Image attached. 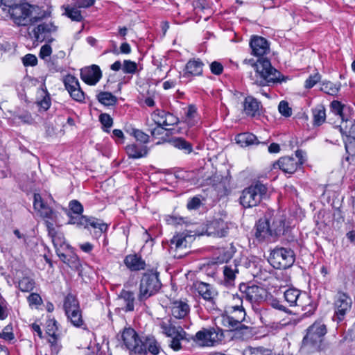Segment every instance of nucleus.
<instances>
[{"mask_svg":"<svg viewBox=\"0 0 355 355\" xmlns=\"http://www.w3.org/2000/svg\"><path fill=\"white\" fill-rule=\"evenodd\" d=\"M22 0H1L0 4H2L5 8H3V10H7L12 9L14 6H17Z\"/></svg>","mask_w":355,"mask_h":355,"instance_id":"obj_62","label":"nucleus"},{"mask_svg":"<svg viewBox=\"0 0 355 355\" xmlns=\"http://www.w3.org/2000/svg\"><path fill=\"white\" fill-rule=\"evenodd\" d=\"M100 121L102 125L106 128L107 132H109L108 129L112 125L113 120L111 116L107 114H101L100 115Z\"/></svg>","mask_w":355,"mask_h":355,"instance_id":"obj_59","label":"nucleus"},{"mask_svg":"<svg viewBox=\"0 0 355 355\" xmlns=\"http://www.w3.org/2000/svg\"><path fill=\"white\" fill-rule=\"evenodd\" d=\"M235 252L236 248L234 245H226L222 248L217 258L218 261L220 263L227 262L233 257Z\"/></svg>","mask_w":355,"mask_h":355,"instance_id":"obj_37","label":"nucleus"},{"mask_svg":"<svg viewBox=\"0 0 355 355\" xmlns=\"http://www.w3.org/2000/svg\"><path fill=\"white\" fill-rule=\"evenodd\" d=\"M313 123L316 125H320L326 119L325 110L322 106H318L313 110Z\"/></svg>","mask_w":355,"mask_h":355,"instance_id":"obj_43","label":"nucleus"},{"mask_svg":"<svg viewBox=\"0 0 355 355\" xmlns=\"http://www.w3.org/2000/svg\"><path fill=\"white\" fill-rule=\"evenodd\" d=\"M122 340L125 347L132 353L143 354L145 350L141 339L137 332L131 328L125 329L122 333Z\"/></svg>","mask_w":355,"mask_h":355,"instance_id":"obj_12","label":"nucleus"},{"mask_svg":"<svg viewBox=\"0 0 355 355\" xmlns=\"http://www.w3.org/2000/svg\"><path fill=\"white\" fill-rule=\"evenodd\" d=\"M285 232V218L282 215H276L260 218L256 225L255 236L258 242L274 243Z\"/></svg>","mask_w":355,"mask_h":355,"instance_id":"obj_2","label":"nucleus"},{"mask_svg":"<svg viewBox=\"0 0 355 355\" xmlns=\"http://www.w3.org/2000/svg\"><path fill=\"white\" fill-rule=\"evenodd\" d=\"M252 49V53L257 57H261L269 51V44L268 41L259 36H254L250 42Z\"/></svg>","mask_w":355,"mask_h":355,"instance_id":"obj_20","label":"nucleus"},{"mask_svg":"<svg viewBox=\"0 0 355 355\" xmlns=\"http://www.w3.org/2000/svg\"><path fill=\"white\" fill-rule=\"evenodd\" d=\"M243 62L250 64L255 70L250 78L253 84L259 86H270L283 80L282 73L274 68L267 58H259L255 62L253 59H245Z\"/></svg>","mask_w":355,"mask_h":355,"instance_id":"obj_1","label":"nucleus"},{"mask_svg":"<svg viewBox=\"0 0 355 355\" xmlns=\"http://www.w3.org/2000/svg\"><path fill=\"white\" fill-rule=\"evenodd\" d=\"M186 218L178 216H168L166 218V221L168 224L170 225H181L182 223H186Z\"/></svg>","mask_w":355,"mask_h":355,"instance_id":"obj_60","label":"nucleus"},{"mask_svg":"<svg viewBox=\"0 0 355 355\" xmlns=\"http://www.w3.org/2000/svg\"><path fill=\"white\" fill-rule=\"evenodd\" d=\"M119 300L121 302L122 309L125 311H132L135 308V294L130 291L123 289L119 295Z\"/></svg>","mask_w":355,"mask_h":355,"instance_id":"obj_24","label":"nucleus"},{"mask_svg":"<svg viewBox=\"0 0 355 355\" xmlns=\"http://www.w3.org/2000/svg\"><path fill=\"white\" fill-rule=\"evenodd\" d=\"M31 5L21 1L17 6H14L10 10H8V12L16 24L25 26L27 24V18L31 12Z\"/></svg>","mask_w":355,"mask_h":355,"instance_id":"obj_14","label":"nucleus"},{"mask_svg":"<svg viewBox=\"0 0 355 355\" xmlns=\"http://www.w3.org/2000/svg\"><path fill=\"white\" fill-rule=\"evenodd\" d=\"M196 234H191L188 232L178 233L171 239V244H183V243H191L195 241Z\"/></svg>","mask_w":355,"mask_h":355,"instance_id":"obj_34","label":"nucleus"},{"mask_svg":"<svg viewBox=\"0 0 355 355\" xmlns=\"http://www.w3.org/2000/svg\"><path fill=\"white\" fill-rule=\"evenodd\" d=\"M168 253L175 259H181L188 254L191 250L188 245H169Z\"/></svg>","mask_w":355,"mask_h":355,"instance_id":"obj_35","label":"nucleus"},{"mask_svg":"<svg viewBox=\"0 0 355 355\" xmlns=\"http://www.w3.org/2000/svg\"><path fill=\"white\" fill-rule=\"evenodd\" d=\"M172 315L177 319L184 318L190 311V307L186 301L175 300L170 306Z\"/></svg>","mask_w":355,"mask_h":355,"instance_id":"obj_21","label":"nucleus"},{"mask_svg":"<svg viewBox=\"0 0 355 355\" xmlns=\"http://www.w3.org/2000/svg\"><path fill=\"white\" fill-rule=\"evenodd\" d=\"M55 31L56 27L52 23L40 24L33 31L36 41L40 42L44 40L51 42L53 39L51 37V35Z\"/></svg>","mask_w":355,"mask_h":355,"instance_id":"obj_17","label":"nucleus"},{"mask_svg":"<svg viewBox=\"0 0 355 355\" xmlns=\"http://www.w3.org/2000/svg\"><path fill=\"white\" fill-rule=\"evenodd\" d=\"M178 122V119L175 117L173 114L166 112V116H164V121H163L162 126H170L175 124H177Z\"/></svg>","mask_w":355,"mask_h":355,"instance_id":"obj_57","label":"nucleus"},{"mask_svg":"<svg viewBox=\"0 0 355 355\" xmlns=\"http://www.w3.org/2000/svg\"><path fill=\"white\" fill-rule=\"evenodd\" d=\"M295 254L292 249L285 247H277L273 249L269 257L270 264L277 269H286L293 266Z\"/></svg>","mask_w":355,"mask_h":355,"instance_id":"obj_7","label":"nucleus"},{"mask_svg":"<svg viewBox=\"0 0 355 355\" xmlns=\"http://www.w3.org/2000/svg\"><path fill=\"white\" fill-rule=\"evenodd\" d=\"M232 331H234V336L239 338H246L251 334V328L241 324L238 329H230Z\"/></svg>","mask_w":355,"mask_h":355,"instance_id":"obj_45","label":"nucleus"},{"mask_svg":"<svg viewBox=\"0 0 355 355\" xmlns=\"http://www.w3.org/2000/svg\"><path fill=\"white\" fill-rule=\"evenodd\" d=\"M162 284L159 279L158 273L153 272H146L143 275L139 284L138 300L144 301L157 293Z\"/></svg>","mask_w":355,"mask_h":355,"instance_id":"obj_6","label":"nucleus"},{"mask_svg":"<svg viewBox=\"0 0 355 355\" xmlns=\"http://www.w3.org/2000/svg\"><path fill=\"white\" fill-rule=\"evenodd\" d=\"M166 112L164 110H157L152 114V118L154 122L159 126H162V122L164 121Z\"/></svg>","mask_w":355,"mask_h":355,"instance_id":"obj_54","label":"nucleus"},{"mask_svg":"<svg viewBox=\"0 0 355 355\" xmlns=\"http://www.w3.org/2000/svg\"><path fill=\"white\" fill-rule=\"evenodd\" d=\"M65 314L68 320L75 327H80L83 324L82 313L80 308L70 311L69 312H65Z\"/></svg>","mask_w":355,"mask_h":355,"instance_id":"obj_36","label":"nucleus"},{"mask_svg":"<svg viewBox=\"0 0 355 355\" xmlns=\"http://www.w3.org/2000/svg\"><path fill=\"white\" fill-rule=\"evenodd\" d=\"M46 223L49 230V234L52 238L53 244H63L64 243L63 234L60 232H57L55 230L52 223L46 221Z\"/></svg>","mask_w":355,"mask_h":355,"instance_id":"obj_39","label":"nucleus"},{"mask_svg":"<svg viewBox=\"0 0 355 355\" xmlns=\"http://www.w3.org/2000/svg\"><path fill=\"white\" fill-rule=\"evenodd\" d=\"M285 301L290 306L301 307L302 311H306L312 314L315 311V306L312 304L311 300L305 293L300 290L291 288L287 289L284 293Z\"/></svg>","mask_w":355,"mask_h":355,"instance_id":"obj_8","label":"nucleus"},{"mask_svg":"<svg viewBox=\"0 0 355 355\" xmlns=\"http://www.w3.org/2000/svg\"><path fill=\"white\" fill-rule=\"evenodd\" d=\"M241 296L239 300H245L251 304L259 303L263 301L266 297V291L259 286L241 284L239 286Z\"/></svg>","mask_w":355,"mask_h":355,"instance_id":"obj_9","label":"nucleus"},{"mask_svg":"<svg viewBox=\"0 0 355 355\" xmlns=\"http://www.w3.org/2000/svg\"><path fill=\"white\" fill-rule=\"evenodd\" d=\"M57 255L62 261L71 268H78L80 263L77 256L73 252L71 245H53Z\"/></svg>","mask_w":355,"mask_h":355,"instance_id":"obj_15","label":"nucleus"},{"mask_svg":"<svg viewBox=\"0 0 355 355\" xmlns=\"http://www.w3.org/2000/svg\"><path fill=\"white\" fill-rule=\"evenodd\" d=\"M239 273L238 266L235 263L225 265L223 267V283L227 286L234 285L235 279Z\"/></svg>","mask_w":355,"mask_h":355,"instance_id":"obj_25","label":"nucleus"},{"mask_svg":"<svg viewBox=\"0 0 355 355\" xmlns=\"http://www.w3.org/2000/svg\"><path fill=\"white\" fill-rule=\"evenodd\" d=\"M278 109L279 112L284 116L288 117L292 114V110L289 107L288 103L284 101L279 103Z\"/></svg>","mask_w":355,"mask_h":355,"instance_id":"obj_55","label":"nucleus"},{"mask_svg":"<svg viewBox=\"0 0 355 355\" xmlns=\"http://www.w3.org/2000/svg\"><path fill=\"white\" fill-rule=\"evenodd\" d=\"M98 100L106 106L114 105L117 101V98L110 92H101L98 95Z\"/></svg>","mask_w":355,"mask_h":355,"instance_id":"obj_41","label":"nucleus"},{"mask_svg":"<svg viewBox=\"0 0 355 355\" xmlns=\"http://www.w3.org/2000/svg\"><path fill=\"white\" fill-rule=\"evenodd\" d=\"M159 327L162 333L167 337H173L177 334L182 337L184 331L181 326H175L171 319L161 321Z\"/></svg>","mask_w":355,"mask_h":355,"instance_id":"obj_23","label":"nucleus"},{"mask_svg":"<svg viewBox=\"0 0 355 355\" xmlns=\"http://www.w3.org/2000/svg\"><path fill=\"white\" fill-rule=\"evenodd\" d=\"M229 315H223L221 322L223 326L230 329H238L245 320V312L242 306L236 305L232 307Z\"/></svg>","mask_w":355,"mask_h":355,"instance_id":"obj_13","label":"nucleus"},{"mask_svg":"<svg viewBox=\"0 0 355 355\" xmlns=\"http://www.w3.org/2000/svg\"><path fill=\"white\" fill-rule=\"evenodd\" d=\"M125 266L131 270H140L144 269L145 262L137 254L128 255L124 260Z\"/></svg>","mask_w":355,"mask_h":355,"instance_id":"obj_30","label":"nucleus"},{"mask_svg":"<svg viewBox=\"0 0 355 355\" xmlns=\"http://www.w3.org/2000/svg\"><path fill=\"white\" fill-rule=\"evenodd\" d=\"M65 13L68 17L71 19L73 21H80L83 20V17L81 15L80 11L78 9V8H70L67 7L65 9Z\"/></svg>","mask_w":355,"mask_h":355,"instance_id":"obj_46","label":"nucleus"},{"mask_svg":"<svg viewBox=\"0 0 355 355\" xmlns=\"http://www.w3.org/2000/svg\"><path fill=\"white\" fill-rule=\"evenodd\" d=\"M69 206L70 210L73 214H82V213L83 211V207L78 200H71L69 202Z\"/></svg>","mask_w":355,"mask_h":355,"instance_id":"obj_58","label":"nucleus"},{"mask_svg":"<svg viewBox=\"0 0 355 355\" xmlns=\"http://www.w3.org/2000/svg\"><path fill=\"white\" fill-rule=\"evenodd\" d=\"M87 217L82 214H77V216H70L69 223L76 225L79 227H87Z\"/></svg>","mask_w":355,"mask_h":355,"instance_id":"obj_48","label":"nucleus"},{"mask_svg":"<svg viewBox=\"0 0 355 355\" xmlns=\"http://www.w3.org/2000/svg\"><path fill=\"white\" fill-rule=\"evenodd\" d=\"M352 305V298L345 293L338 292L335 297L334 320L337 322H342L345 315L350 311Z\"/></svg>","mask_w":355,"mask_h":355,"instance_id":"obj_11","label":"nucleus"},{"mask_svg":"<svg viewBox=\"0 0 355 355\" xmlns=\"http://www.w3.org/2000/svg\"><path fill=\"white\" fill-rule=\"evenodd\" d=\"M137 69V64L136 62L130 60H124L123 64L122 70L125 73H135Z\"/></svg>","mask_w":355,"mask_h":355,"instance_id":"obj_51","label":"nucleus"},{"mask_svg":"<svg viewBox=\"0 0 355 355\" xmlns=\"http://www.w3.org/2000/svg\"><path fill=\"white\" fill-rule=\"evenodd\" d=\"M64 83L68 92H70L73 89H76V87H78L79 85V82L78 79L76 77L71 75L65 76L64 79Z\"/></svg>","mask_w":355,"mask_h":355,"instance_id":"obj_49","label":"nucleus"},{"mask_svg":"<svg viewBox=\"0 0 355 355\" xmlns=\"http://www.w3.org/2000/svg\"><path fill=\"white\" fill-rule=\"evenodd\" d=\"M340 87V83L334 84L330 81H325L322 83L320 89L329 95L335 96L338 94Z\"/></svg>","mask_w":355,"mask_h":355,"instance_id":"obj_42","label":"nucleus"},{"mask_svg":"<svg viewBox=\"0 0 355 355\" xmlns=\"http://www.w3.org/2000/svg\"><path fill=\"white\" fill-rule=\"evenodd\" d=\"M210 69L212 73L215 75H220L223 73V66L220 62L214 61L211 63Z\"/></svg>","mask_w":355,"mask_h":355,"instance_id":"obj_63","label":"nucleus"},{"mask_svg":"<svg viewBox=\"0 0 355 355\" xmlns=\"http://www.w3.org/2000/svg\"><path fill=\"white\" fill-rule=\"evenodd\" d=\"M192 288L205 300L211 303H214L218 295V292L212 285L200 281L194 282Z\"/></svg>","mask_w":355,"mask_h":355,"instance_id":"obj_16","label":"nucleus"},{"mask_svg":"<svg viewBox=\"0 0 355 355\" xmlns=\"http://www.w3.org/2000/svg\"><path fill=\"white\" fill-rule=\"evenodd\" d=\"M71 98L78 102H83L85 100V94L80 89V85L76 89L69 92Z\"/></svg>","mask_w":355,"mask_h":355,"instance_id":"obj_53","label":"nucleus"},{"mask_svg":"<svg viewBox=\"0 0 355 355\" xmlns=\"http://www.w3.org/2000/svg\"><path fill=\"white\" fill-rule=\"evenodd\" d=\"M304 152L302 150H297L295 152L296 158L293 157H282L273 164V168L278 167L282 171L286 173H294L300 165H302L305 161L304 158Z\"/></svg>","mask_w":355,"mask_h":355,"instance_id":"obj_10","label":"nucleus"},{"mask_svg":"<svg viewBox=\"0 0 355 355\" xmlns=\"http://www.w3.org/2000/svg\"><path fill=\"white\" fill-rule=\"evenodd\" d=\"M18 287L22 292H29L33 290L35 282L30 277H24L19 281Z\"/></svg>","mask_w":355,"mask_h":355,"instance_id":"obj_44","label":"nucleus"},{"mask_svg":"<svg viewBox=\"0 0 355 355\" xmlns=\"http://www.w3.org/2000/svg\"><path fill=\"white\" fill-rule=\"evenodd\" d=\"M321 79V76L319 73H315L313 75H311L305 82L306 88L313 87Z\"/></svg>","mask_w":355,"mask_h":355,"instance_id":"obj_56","label":"nucleus"},{"mask_svg":"<svg viewBox=\"0 0 355 355\" xmlns=\"http://www.w3.org/2000/svg\"><path fill=\"white\" fill-rule=\"evenodd\" d=\"M64 309L65 312L80 308L79 302L76 297L72 294H68L64 300Z\"/></svg>","mask_w":355,"mask_h":355,"instance_id":"obj_40","label":"nucleus"},{"mask_svg":"<svg viewBox=\"0 0 355 355\" xmlns=\"http://www.w3.org/2000/svg\"><path fill=\"white\" fill-rule=\"evenodd\" d=\"M145 350L144 351V354H146L147 352H149L153 355H157L159 352V346L155 339L154 337L152 336H146L143 338V343Z\"/></svg>","mask_w":355,"mask_h":355,"instance_id":"obj_33","label":"nucleus"},{"mask_svg":"<svg viewBox=\"0 0 355 355\" xmlns=\"http://www.w3.org/2000/svg\"><path fill=\"white\" fill-rule=\"evenodd\" d=\"M33 207L41 217L49 219L55 218V212L44 202L41 196L38 193L34 194Z\"/></svg>","mask_w":355,"mask_h":355,"instance_id":"obj_19","label":"nucleus"},{"mask_svg":"<svg viewBox=\"0 0 355 355\" xmlns=\"http://www.w3.org/2000/svg\"><path fill=\"white\" fill-rule=\"evenodd\" d=\"M126 153L130 158L138 159L147 155L148 148L144 144H132L125 148Z\"/></svg>","mask_w":355,"mask_h":355,"instance_id":"obj_26","label":"nucleus"},{"mask_svg":"<svg viewBox=\"0 0 355 355\" xmlns=\"http://www.w3.org/2000/svg\"><path fill=\"white\" fill-rule=\"evenodd\" d=\"M235 141L241 147H246L252 144H259L257 137L249 132L239 134L235 137Z\"/></svg>","mask_w":355,"mask_h":355,"instance_id":"obj_31","label":"nucleus"},{"mask_svg":"<svg viewBox=\"0 0 355 355\" xmlns=\"http://www.w3.org/2000/svg\"><path fill=\"white\" fill-rule=\"evenodd\" d=\"M224 331L216 327L203 328L198 331L191 339L200 347H214L224 340Z\"/></svg>","mask_w":355,"mask_h":355,"instance_id":"obj_5","label":"nucleus"},{"mask_svg":"<svg viewBox=\"0 0 355 355\" xmlns=\"http://www.w3.org/2000/svg\"><path fill=\"white\" fill-rule=\"evenodd\" d=\"M172 340L171 341L170 347L175 351L180 350L182 348V345L180 343V340H189L187 338V333L184 331V334H182V337H179L177 334L173 337H171Z\"/></svg>","mask_w":355,"mask_h":355,"instance_id":"obj_47","label":"nucleus"},{"mask_svg":"<svg viewBox=\"0 0 355 355\" xmlns=\"http://www.w3.org/2000/svg\"><path fill=\"white\" fill-rule=\"evenodd\" d=\"M204 64L199 59L190 60L186 64L184 76H200L202 73Z\"/></svg>","mask_w":355,"mask_h":355,"instance_id":"obj_29","label":"nucleus"},{"mask_svg":"<svg viewBox=\"0 0 355 355\" xmlns=\"http://www.w3.org/2000/svg\"><path fill=\"white\" fill-rule=\"evenodd\" d=\"M29 306L31 307L37 308L42 304V299L40 295L37 293H33L27 297Z\"/></svg>","mask_w":355,"mask_h":355,"instance_id":"obj_50","label":"nucleus"},{"mask_svg":"<svg viewBox=\"0 0 355 355\" xmlns=\"http://www.w3.org/2000/svg\"><path fill=\"white\" fill-rule=\"evenodd\" d=\"M132 135L135 137L137 141L141 143V144L145 145L149 141V136L141 130L134 129L132 130Z\"/></svg>","mask_w":355,"mask_h":355,"instance_id":"obj_52","label":"nucleus"},{"mask_svg":"<svg viewBox=\"0 0 355 355\" xmlns=\"http://www.w3.org/2000/svg\"><path fill=\"white\" fill-rule=\"evenodd\" d=\"M171 143L175 148L183 150L184 153L189 154L193 150V146L191 144L183 138H175L171 141Z\"/></svg>","mask_w":355,"mask_h":355,"instance_id":"obj_38","label":"nucleus"},{"mask_svg":"<svg viewBox=\"0 0 355 355\" xmlns=\"http://www.w3.org/2000/svg\"><path fill=\"white\" fill-rule=\"evenodd\" d=\"M268 197L267 186L257 182L243 190L239 200L244 208H251L257 206Z\"/></svg>","mask_w":355,"mask_h":355,"instance_id":"obj_4","label":"nucleus"},{"mask_svg":"<svg viewBox=\"0 0 355 355\" xmlns=\"http://www.w3.org/2000/svg\"><path fill=\"white\" fill-rule=\"evenodd\" d=\"M327 332V326L323 321L316 320L306 329V334L302 340L304 349L309 353L320 351Z\"/></svg>","mask_w":355,"mask_h":355,"instance_id":"obj_3","label":"nucleus"},{"mask_svg":"<svg viewBox=\"0 0 355 355\" xmlns=\"http://www.w3.org/2000/svg\"><path fill=\"white\" fill-rule=\"evenodd\" d=\"M57 321L54 319H49L46 323V334L49 336L48 341L52 347H56L59 338Z\"/></svg>","mask_w":355,"mask_h":355,"instance_id":"obj_27","label":"nucleus"},{"mask_svg":"<svg viewBox=\"0 0 355 355\" xmlns=\"http://www.w3.org/2000/svg\"><path fill=\"white\" fill-rule=\"evenodd\" d=\"M23 64L25 66H35L37 63V59L33 54H27L22 58Z\"/></svg>","mask_w":355,"mask_h":355,"instance_id":"obj_61","label":"nucleus"},{"mask_svg":"<svg viewBox=\"0 0 355 355\" xmlns=\"http://www.w3.org/2000/svg\"><path fill=\"white\" fill-rule=\"evenodd\" d=\"M331 105L334 112L336 114L339 115L343 119V105L341 104V103L338 101H334L331 102Z\"/></svg>","mask_w":355,"mask_h":355,"instance_id":"obj_64","label":"nucleus"},{"mask_svg":"<svg viewBox=\"0 0 355 355\" xmlns=\"http://www.w3.org/2000/svg\"><path fill=\"white\" fill-rule=\"evenodd\" d=\"M87 227L84 228H92L94 230L95 236H101L103 233L105 232L107 229V225L106 223L94 217H87Z\"/></svg>","mask_w":355,"mask_h":355,"instance_id":"obj_28","label":"nucleus"},{"mask_svg":"<svg viewBox=\"0 0 355 355\" xmlns=\"http://www.w3.org/2000/svg\"><path fill=\"white\" fill-rule=\"evenodd\" d=\"M261 103L251 96L245 97L243 102V112L248 116L260 115Z\"/></svg>","mask_w":355,"mask_h":355,"instance_id":"obj_22","label":"nucleus"},{"mask_svg":"<svg viewBox=\"0 0 355 355\" xmlns=\"http://www.w3.org/2000/svg\"><path fill=\"white\" fill-rule=\"evenodd\" d=\"M340 130L349 139L355 140V120L343 121L340 125Z\"/></svg>","mask_w":355,"mask_h":355,"instance_id":"obj_32","label":"nucleus"},{"mask_svg":"<svg viewBox=\"0 0 355 355\" xmlns=\"http://www.w3.org/2000/svg\"><path fill=\"white\" fill-rule=\"evenodd\" d=\"M102 76L101 71L97 65L85 67L80 71L81 79L88 85H96Z\"/></svg>","mask_w":355,"mask_h":355,"instance_id":"obj_18","label":"nucleus"}]
</instances>
